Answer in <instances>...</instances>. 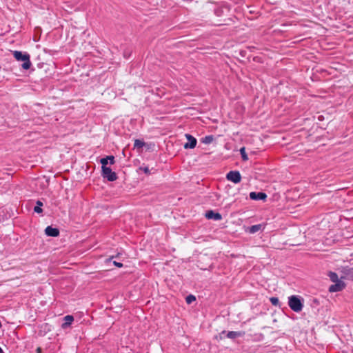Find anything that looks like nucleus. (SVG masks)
Returning a JSON list of instances; mask_svg holds the SVG:
<instances>
[{
  "label": "nucleus",
  "mask_w": 353,
  "mask_h": 353,
  "mask_svg": "<svg viewBox=\"0 0 353 353\" xmlns=\"http://www.w3.org/2000/svg\"><path fill=\"white\" fill-rule=\"evenodd\" d=\"M140 170H143V172L146 174H150V170L148 168V167H140Z\"/></svg>",
  "instance_id": "obj_25"
},
{
  "label": "nucleus",
  "mask_w": 353,
  "mask_h": 353,
  "mask_svg": "<svg viewBox=\"0 0 353 353\" xmlns=\"http://www.w3.org/2000/svg\"><path fill=\"white\" fill-rule=\"evenodd\" d=\"M214 140V137L212 135H208L205 136L204 138L202 139V142L205 144H210Z\"/></svg>",
  "instance_id": "obj_17"
},
{
  "label": "nucleus",
  "mask_w": 353,
  "mask_h": 353,
  "mask_svg": "<svg viewBox=\"0 0 353 353\" xmlns=\"http://www.w3.org/2000/svg\"><path fill=\"white\" fill-rule=\"evenodd\" d=\"M13 57L16 60L23 62L21 65V68L23 70H27L30 68L32 63L30 61V56L28 52L15 50L13 52Z\"/></svg>",
  "instance_id": "obj_1"
},
{
  "label": "nucleus",
  "mask_w": 353,
  "mask_h": 353,
  "mask_svg": "<svg viewBox=\"0 0 353 353\" xmlns=\"http://www.w3.org/2000/svg\"><path fill=\"white\" fill-rule=\"evenodd\" d=\"M100 163H101L102 166H101V169H103L104 167H107V165L108 163V160L107 159V157H105V158H102L100 160Z\"/></svg>",
  "instance_id": "obj_23"
},
{
  "label": "nucleus",
  "mask_w": 353,
  "mask_h": 353,
  "mask_svg": "<svg viewBox=\"0 0 353 353\" xmlns=\"http://www.w3.org/2000/svg\"><path fill=\"white\" fill-rule=\"evenodd\" d=\"M245 334L244 332H236V331H229L226 334V336L231 339H234L237 337H241Z\"/></svg>",
  "instance_id": "obj_10"
},
{
  "label": "nucleus",
  "mask_w": 353,
  "mask_h": 353,
  "mask_svg": "<svg viewBox=\"0 0 353 353\" xmlns=\"http://www.w3.org/2000/svg\"><path fill=\"white\" fill-rule=\"evenodd\" d=\"M45 233L48 236L57 237L59 235L60 232H59V230L57 228H53L52 226H48L45 229Z\"/></svg>",
  "instance_id": "obj_7"
},
{
  "label": "nucleus",
  "mask_w": 353,
  "mask_h": 353,
  "mask_svg": "<svg viewBox=\"0 0 353 353\" xmlns=\"http://www.w3.org/2000/svg\"><path fill=\"white\" fill-rule=\"evenodd\" d=\"M226 179L234 183H239L241 181V175L239 171H230L226 174Z\"/></svg>",
  "instance_id": "obj_4"
},
{
  "label": "nucleus",
  "mask_w": 353,
  "mask_h": 353,
  "mask_svg": "<svg viewBox=\"0 0 353 353\" xmlns=\"http://www.w3.org/2000/svg\"><path fill=\"white\" fill-rule=\"evenodd\" d=\"M240 153L243 161H245L248 160V157L245 152V148L244 147L240 149Z\"/></svg>",
  "instance_id": "obj_18"
},
{
  "label": "nucleus",
  "mask_w": 353,
  "mask_h": 353,
  "mask_svg": "<svg viewBox=\"0 0 353 353\" xmlns=\"http://www.w3.org/2000/svg\"><path fill=\"white\" fill-rule=\"evenodd\" d=\"M65 322L61 325L63 329L68 327L74 321V317L72 315H67L64 317Z\"/></svg>",
  "instance_id": "obj_11"
},
{
  "label": "nucleus",
  "mask_w": 353,
  "mask_h": 353,
  "mask_svg": "<svg viewBox=\"0 0 353 353\" xmlns=\"http://www.w3.org/2000/svg\"><path fill=\"white\" fill-rule=\"evenodd\" d=\"M250 198L252 200H265L267 198V194L264 192H252L250 193Z\"/></svg>",
  "instance_id": "obj_9"
},
{
  "label": "nucleus",
  "mask_w": 353,
  "mask_h": 353,
  "mask_svg": "<svg viewBox=\"0 0 353 353\" xmlns=\"http://www.w3.org/2000/svg\"><path fill=\"white\" fill-rule=\"evenodd\" d=\"M41 352H42V350L41 347H39L37 348V350H36L37 353H41Z\"/></svg>",
  "instance_id": "obj_28"
},
{
  "label": "nucleus",
  "mask_w": 353,
  "mask_h": 353,
  "mask_svg": "<svg viewBox=\"0 0 353 353\" xmlns=\"http://www.w3.org/2000/svg\"><path fill=\"white\" fill-rule=\"evenodd\" d=\"M185 137L187 138V140H188V142L185 143L184 145V148L185 149H188V148H190V149H193L196 147V139L192 137V135L189 134H185Z\"/></svg>",
  "instance_id": "obj_6"
},
{
  "label": "nucleus",
  "mask_w": 353,
  "mask_h": 353,
  "mask_svg": "<svg viewBox=\"0 0 353 353\" xmlns=\"http://www.w3.org/2000/svg\"><path fill=\"white\" fill-rule=\"evenodd\" d=\"M327 275H328L330 281H332L333 283H336V282L341 281V279H339V276L336 272L330 271L328 272Z\"/></svg>",
  "instance_id": "obj_14"
},
{
  "label": "nucleus",
  "mask_w": 353,
  "mask_h": 353,
  "mask_svg": "<svg viewBox=\"0 0 353 353\" xmlns=\"http://www.w3.org/2000/svg\"><path fill=\"white\" fill-rule=\"evenodd\" d=\"M270 301L273 305H274V306L279 305V300L277 297H274V296L270 297Z\"/></svg>",
  "instance_id": "obj_20"
},
{
  "label": "nucleus",
  "mask_w": 353,
  "mask_h": 353,
  "mask_svg": "<svg viewBox=\"0 0 353 353\" xmlns=\"http://www.w3.org/2000/svg\"><path fill=\"white\" fill-rule=\"evenodd\" d=\"M261 228L262 225L261 224L254 225L250 227H248L246 231L250 234H254L259 232L261 229Z\"/></svg>",
  "instance_id": "obj_13"
},
{
  "label": "nucleus",
  "mask_w": 353,
  "mask_h": 353,
  "mask_svg": "<svg viewBox=\"0 0 353 353\" xmlns=\"http://www.w3.org/2000/svg\"><path fill=\"white\" fill-rule=\"evenodd\" d=\"M185 300L187 303L190 304L196 300V298L194 295L190 294L186 297Z\"/></svg>",
  "instance_id": "obj_22"
},
{
  "label": "nucleus",
  "mask_w": 353,
  "mask_h": 353,
  "mask_svg": "<svg viewBox=\"0 0 353 353\" xmlns=\"http://www.w3.org/2000/svg\"><path fill=\"white\" fill-rule=\"evenodd\" d=\"M41 206H43V203L38 200L37 201V205L34 208V211L38 214L41 213L43 212V210L41 208Z\"/></svg>",
  "instance_id": "obj_15"
},
{
  "label": "nucleus",
  "mask_w": 353,
  "mask_h": 353,
  "mask_svg": "<svg viewBox=\"0 0 353 353\" xmlns=\"http://www.w3.org/2000/svg\"><path fill=\"white\" fill-rule=\"evenodd\" d=\"M343 273L345 274V278L353 280V268H344Z\"/></svg>",
  "instance_id": "obj_12"
},
{
  "label": "nucleus",
  "mask_w": 353,
  "mask_h": 353,
  "mask_svg": "<svg viewBox=\"0 0 353 353\" xmlns=\"http://www.w3.org/2000/svg\"><path fill=\"white\" fill-rule=\"evenodd\" d=\"M224 12V8H217L214 10V14L217 17H221L223 14Z\"/></svg>",
  "instance_id": "obj_19"
},
{
  "label": "nucleus",
  "mask_w": 353,
  "mask_h": 353,
  "mask_svg": "<svg viewBox=\"0 0 353 353\" xmlns=\"http://www.w3.org/2000/svg\"><path fill=\"white\" fill-rule=\"evenodd\" d=\"M288 305L290 307L296 312H299L302 310L303 305L299 298V296L293 295L289 297Z\"/></svg>",
  "instance_id": "obj_2"
},
{
  "label": "nucleus",
  "mask_w": 353,
  "mask_h": 353,
  "mask_svg": "<svg viewBox=\"0 0 353 353\" xmlns=\"http://www.w3.org/2000/svg\"><path fill=\"white\" fill-rule=\"evenodd\" d=\"M0 353H4L2 348L0 347Z\"/></svg>",
  "instance_id": "obj_29"
},
{
  "label": "nucleus",
  "mask_w": 353,
  "mask_h": 353,
  "mask_svg": "<svg viewBox=\"0 0 353 353\" xmlns=\"http://www.w3.org/2000/svg\"><path fill=\"white\" fill-rule=\"evenodd\" d=\"M246 51L245 50H241L240 51V55L243 57H245Z\"/></svg>",
  "instance_id": "obj_27"
},
{
  "label": "nucleus",
  "mask_w": 353,
  "mask_h": 353,
  "mask_svg": "<svg viewBox=\"0 0 353 353\" xmlns=\"http://www.w3.org/2000/svg\"><path fill=\"white\" fill-rule=\"evenodd\" d=\"M225 333H226V332H225V331H223V332H221V334H225Z\"/></svg>",
  "instance_id": "obj_30"
},
{
  "label": "nucleus",
  "mask_w": 353,
  "mask_h": 353,
  "mask_svg": "<svg viewBox=\"0 0 353 353\" xmlns=\"http://www.w3.org/2000/svg\"><path fill=\"white\" fill-rule=\"evenodd\" d=\"M101 175L111 182L116 181L118 178L116 172H113L109 167H104L103 169H101Z\"/></svg>",
  "instance_id": "obj_3"
},
{
  "label": "nucleus",
  "mask_w": 353,
  "mask_h": 353,
  "mask_svg": "<svg viewBox=\"0 0 353 353\" xmlns=\"http://www.w3.org/2000/svg\"><path fill=\"white\" fill-rule=\"evenodd\" d=\"M107 159L108 160V163L110 164V165H113L115 163V159H114V157L112 156V155H110V156H107Z\"/></svg>",
  "instance_id": "obj_24"
},
{
  "label": "nucleus",
  "mask_w": 353,
  "mask_h": 353,
  "mask_svg": "<svg viewBox=\"0 0 353 353\" xmlns=\"http://www.w3.org/2000/svg\"><path fill=\"white\" fill-rule=\"evenodd\" d=\"M232 22H233V20L231 17H228L227 19H223V23H221L219 24V26L221 25H230Z\"/></svg>",
  "instance_id": "obj_21"
},
{
  "label": "nucleus",
  "mask_w": 353,
  "mask_h": 353,
  "mask_svg": "<svg viewBox=\"0 0 353 353\" xmlns=\"http://www.w3.org/2000/svg\"><path fill=\"white\" fill-rule=\"evenodd\" d=\"M113 264L117 266V268H122L123 266L122 263L117 262V261H113Z\"/></svg>",
  "instance_id": "obj_26"
},
{
  "label": "nucleus",
  "mask_w": 353,
  "mask_h": 353,
  "mask_svg": "<svg viewBox=\"0 0 353 353\" xmlns=\"http://www.w3.org/2000/svg\"><path fill=\"white\" fill-rule=\"evenodd\" d=\"M205 217L208 219H214L216 221H220L222 219V216L219 212H215L213 210H208L205 213Z\"/></svg>",
  "instance_id": "obj_8"
},
{
  "label": "nucleus",
  "mask_w": 353,
  "mask_h": 353,
  "mask_svg": "<svg viewBox=\"0 0 353 353\" xmlns=\"http://www.w3.org/2000/svg\"><path fill=\"white\" fill-rule=\"evenodd\" d=\"M345 288V283L343 281L334 283L329 287V292H337L342 291Z\"/></svg>",
  "instance_id": "obj_5"
},
{
  "label": "nucleus",
  "mask_w": 353,
  "mask_h": 353,
  "mask_svg": "<svg viewBox=\"0 0 353 353\" xmlns=\"http://www.w3.org/2000/svg\"><path fill=\"white\" fill-rule=\"evenodd\" d=\"M145 142L140 139H136L134 141V148L137 149H140L145 145Z\"/></svg>",
  "instance_id": "obj_16"
}]
</instances>
